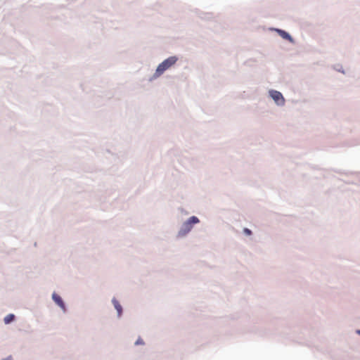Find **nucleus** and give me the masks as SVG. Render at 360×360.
<instances>
[{"mask_svg": "<svg viewBox=\"0 0 360 360\" xmlns=\"http://www.w3.org/2000/svg\"><path fill=\"white\" fill-rule=\"evenodd\" d=\"M177 61V58L176 56H171L163 62H162L157 68L155 75L160 76L162 75L166 70L169 69L171 66L176 63Z\"/></svg>", "mask_w": 360, "mask_h": 360, "instance_id": "1", "label": "nucleus"}, {"mask_svg": "<svg viewBox=\"0 0 360 360\" xmlns=\"http://www.w3.org/2000/svg\"><path fill=\"white\" fill-rule=\"evenodd\" d=\"M199 222V219L198 217L193 216L190 217L186 221H185L181 230L179 232V235L181 236H185L186 233H188L193 228V225L198 224Z\"/></svg>", "mask_w": 360, "mask_h": 360, "instance_id": "2", "label": "nucleus"}, {"mask_svg": "<svg viewBox=\"0 0 360 360\" xmlns=\"http://www.w3.org/2000/svg\"><path fill=\"white\" fill-rule=\"evenodd\" d=\"M269 94L271 97L274 99V101L280 105H283L285 103V99L282 95V94L276 90H271L269 91Z\"/></svg>", "mask_w": 360, "mask_h": 360, "instance_id": "3", "label": "nucleus"}, {"mask_svg": "<svg viewBox=\"0 0 360 360\" xmlns=\"http://www.w3.org/2000/svg\"><path fill=\"white\" fill-rule=\"evenodd\" d=\"M53 300L54 302L63 309H65V304L62 300V298L57 294L53 293L52 295Z\"/></svg>", "mask_w": 360, "mask_h": 360, "instance_id": "4", "label": "nucleus"}, {"mask_svg": "<svg viewBox=\"0 0 360 360\" xmlns=\"http://www.w3.org/2000/svg\"><path fill=\"white\" fill-rule=\"evenodd\" d=\"M277 32H278L280 36L282 37L283 39L290 40V41H292L290 35L288 32L281 30H277Z\"/></svg>", "mask_w": 360, "mask_h": 360, "instance_id": "5", "label": "nucleus"}, {"mask_svg": "<svg viewBox=\"0 0 360 360\" xmlns=\"http://www.w3.org/2000/svg\"><path fill=\"white\" fill-rule=\"evenodd\" d=\"M112 303L114 304L115 308L117 309V311L118 312V315L120 316L122 314V306L120 305L119 302L117 300H116L115 299L112 300Z\"/></svg>", "mask_w": 360, "mask_h": 360, "instance_id": "6", "label": "nucleus"}, {"mask_svg": "<svg viewBox=\"0 0 360 360\" xmlns=\"http://www.w3.org/2000/svg\"><path fill=\"white\" fill-rule=\"evenodd\" d=\"M15 319V316L12 314H8L5 318H4V323L6 324H8L10 323L11 322H12Z\"/></svg>", "mask_w": 360, "mask_h": 360, "instance_id": "7", "label": "nucleus"}, {"mask_svg": "<svg viewBox=\"0 0 360 360\" xmlns=\"http://www.w3.org/2000/svg\"><path fill=\"white\" fill-rule=\"evenodd\" d=\"M243 232H244L246 235H248V236H250V235L252 234V231H251L250 229H247V228H245V229H243Z\"/></svg>", "mask_w": 360, "mask_h": 360, "instance_id": "8", "label": "nucleus"}, {"mask_svg": "<svg viewBox=\"0 0 360 360\" xmlns=\"http://www.w3.org/2000/svg\"><path fill=\"white\" fill-rule=\"evenodd\" d=\"M135 344H136V345H143V344H144V342H143V340H142L141 338H139L136 341Z\"/></svg>", "mask_w": 360, "mask_h": 360, "instance_id": "9", "label": "nucleus"}]
</instances>
